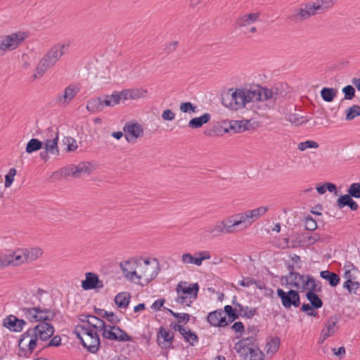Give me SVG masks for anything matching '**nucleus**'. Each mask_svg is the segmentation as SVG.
Returning <instances> with one entry per match:
<instances>
[{
  "mask_svg": "<svg viewBox=\"0 0 360 360\" xmlns=\"http://www.w3.org/2000/svg\"><path fill=\"white\" fill-rule=\"evenodd\" d=\"M259 13L245 14L236 18L235 25L238 27H245L258 20Z\"/></svg>",
  "mask_w": 360,
  "mask_h": 360,
  "instance_id": "obj_18",
  "label": "nucleus"
},
{
  "mask_svg": "<svg viewBox=\"0 0 360 360\" xmlns=\"http://www.w3.org/2000/svg\"><path fill=\"white\" fill-rule=\"evenodd\" d=\"M345 99L352 100L355 96V89L352 85H347L342 89Z\"/></svg>",
  "mask_w": 360,
  "mask_h": 360,
  "instance_id": "obj_60",
  "label": "nucleus"
},
{
  "mask_svg": "<svg viewBox=\"0 0 360 360\" xmlns=\"http://www.w3.org/2000/svg\"><path fill=\"white\" fill-rule=\"evenodd\" d=\"M68 46L69 45L56 44L53 46L44 56L53 64H56L62 56L65 54V50L68 49Z\"/></svg>",
  "mask_w": 360,
  "mask_h": 360,
  "instance_id": "obj_14",
  "label": "nucleus"
},
{
  "mask_svg": "<svg viewBox=\"0 0 360 360\" xmlns=\"http://www.w3.org/2000/svg\"><path fill=\"white\" fill-rule=\"evenodd\" d=\"M171 315L176 319L179 323H183L184 324H186L190 321L191 316L187 313H176L172 311Z\"/></svg>",
  "mask_w": 360,
  "mask_h": 360,
  "instance_id": "obj_50",
  "label": "nucleus"
},
{
  "mask_svg": "<svg viewBox=\"0 0 360 360\" xmlns=\"http://www.w3.org/2000/svg\"><path fill=\"white\" fill-rule=\"evenodd\" d=\"M304 241L306 242L307 245H312L315 244L316 242L323 241L320 238L319 233H314L313 235L308 236L304 238Z\"/></svg>",
  "mask_w": 360,
  "mask_h": 360,
  "instance_id": "obj_63",
  "label": "nucleus"
},
{
  "mask_svg": "<svg viewBox=\"0 0 360 360\" xmlns=\"http://www.w3.org/2000/svg\"><path fill=\"white\" fill-rule=\"evenodd\" d=\"M53 64L51 61H49L45 56L40 60L38 65L36 68V73L34 74L33 77L34 79L41 77L49 68L53 67Z\"/></svg>",
  "mask_w": 360,
  "mask_h": 360,
  "instance_id": "obj_19",
  "label": "nucleus"
},
{
  "mask_svg": "<svg viewBox=\"0 0 360 360\" xmlns=\"http://www.w3.org/2000/svg\"><path fill=\"white\" fill-rule=\"evenodd\" d=\"M347 192L352 198H360V183L352 184Z\"/></svg>",
  "mask_w": 360,
  "mask_h": 360,
  "instance_id": "obj_49",
  "label": "nucleus"
},
{
  "mask_svg": "<svg viewBox=\"0 0 360 360\" xmlns=\"http://www.w3.org/2000/svg\"><path fill=\"white\" fill-rule=\"evenodd\" d=\"M25 317L31 323L42 321H53L58 310L42 308L40 306H24L20 308Z\"/></svg>",
  "mask_w": 360,
  "mask_h": 360,
  "instance_id": "obj_3",
  "label": "nucleus"
},
{
  "mask_svg": "<svg viewBox=\"0 0 360 360\" xmlns=\"http://www.w3.org/2000/svg\"><path fill=\"white\" fill-rule=\"evenodd\" d=\"M321 96L322 99L328 103L332 102L336 97L338 90L335 88L323 87L321 91Z\"/></svg>",
  "mask_w": 360,
  "mask_h": 360,
  "instance_id": "obj_29",
  "label": "nucleus"
},
{
  "mask_svg": "<svg viewBox=\"0 0 360 360\" xmlns=\"http://www.w3.org/2000/svg\"><path fill=\"white\" fill-rule=\"evenodd\" d=\"M79 89L73 85H70L65 89L63 94H58L56 101L61 105H68L79 93Z\"/></svg>",
  "mask_w": 360,
  "mask_h": 360,
  "instance_id": "obj_15",
  "label": "nucleus"
},
{
  "mask_svg": "<svg viewBox=\"0 0 360 360\" xmlns=\"http://www.w3.org/2000/svg\"><path fill=\"white\" fill-rule=\"evenodd\" d=\"M58 139V131H56L54 137H53L51 139H46L43 141L44 150L49 153L51 155L58 156L60 155Z\"/></svg>",
  "mask_w": 360,
  "mask_h": 360,
  "instance_id": "obj_17",
  "label": "nucleus"
},
{
  "mask_svg": "<svg viewBox=\"0 0 360 360\" xmlns=\"http://www.w3.org/2000/svg\"><path fill=\"white\" fill-rule=\"evenodd\" d=\"M159 271H160V266H159V264H158L157 266H155V268L154 269V270H153L150 272L149 277H147L145 278L144 283H139V284L141 286L147 285L148 283H150L152 281H153L157 277Z\"/></svg>",
  "mask_w": 360,
  "mask_h": 360,
  "instance_id": "obj_56",
  "label": "nucleus"
},
{
  "mask_svg": "<svg viewBox=\"0 0 360 360\" xmlns=\"http://www.w3.org/2000/svg\"><path fill=\"white\" fill-rule=\"evenodd\" d=\"M75 168H77V167H76V165H70L68 167H65L61 170L62 174L64 176H72L75 178H77L78 176H77V171L75 169Z\"/></svg>",
  "mask_w": 360,
  "mask_h": 360,
  "instance_id": "obj_54",
  "label": "nucleus"
},
{
  "mask_svg": "<svg viewBox=\"0 0 360 360\" xmlns=\"http://www.w3.org/2000/svg\"><path fill=\"white\" fill-rule=\"evenodd\" d=\"M28 37L26 32H18L8 35L0 37V56L7 51L17 49Z\"/></svg>",
  "mask_w": 360,
  "mask_h": 360,
  "instance_id": "obj_5",
  "label": "nucleus"
},
{
  "mask_svg": "<svg viewBox=\"0 0 360 360\" xmlns=\"http://www.w3.org/2000/svg\"><path fill=\"white\" fill-rule=\"evenodd\" d=\"M345 267L347 268L343 275L344 278L346 279L345 281H352L356 277L352 274V270H358L357 267L351 262H349Z\"/></svg>",
  "mask_w": 360,
  "mask_h": 360,
  "instance_id": "obj_46",
  "label": "nucleus"
},
{
  "mask_svg": "<svg viewBox=\"0 0 360 360\" xmlns=\"http://www.w3.org/2000/svg\"><path fill=\"white\" fill-rule=\"evenodd\" d=\"M280 343H281V339L279 337L276 336V337H274L273 338H271V340L269 342H268L266 344L267 353H270V352L272 354L276 353L279 348Z\"/></svg>",
  "mask_w": 360,
  "mask_h": 360,
  "instance_id": "obj_37",
  "label": "nucleus"
},
{
  "mask_svg": "<svg viewBox=\"0 0 360 360\" xmlns=\"http://www.w3.org/2000/svg\"><path fill=\"white\" fill-rule=\"evenodd\" d=\"M208 231L212 237H217L221 233H233L234 229L232 228L228 219L217 223L213 228H210Z\"/></svg>",
  "mask_w": 360,
  "mask_h": 360,
  "instance_id": "obj_16",
  "label": "nucleus"
},
{
  "mask_svg": "<svg viewBox=\"0 0 360 360\" xmlns=\"http://www.w3.org/2000/svg\"><path fill=\"white\" fill-rule=\"evenodd\" d=\"M306 297L314 309H318L323 307V302L322 300L319 297L318 294L314 293L312 290L307 292Z\"/></svg>",
  "mask_w": 360,
  "mask_h": 360,
  "instance_id": "obj_26",
  "label": "nucleus"
},
{
  "mask_svg": "<svg viewBox=\"0 0 360 360\" xmlns=\"http://www.w3.org/2000/svg\"><path fill=\"white\" fill-rule=\"evenodd\" d=\"M51 321H42L23 333L18 340L20 356L28 358L39 344V341L49 340L54 334L55 328Z\"/></svg>",
  "mask_w": 360,
  "mask_h": 360,
  "instance_id": "obj_1",
  "label": "nucleus"
},
{
  "mask_svg": "<svg viewBox=\"0 0 360 360\" xmlns=\"http://www.w3.org/2000/svg\"><path fill=\"white\" fill-rule=\"evenodd\" d=\"M11 259L12 261V264L14 266L20 265L24 262H27L26 254L24 250H18L17 251L13 252V253H10Z\"/></svg>",
  "mask_w": 360,
  "mask_h": 360,
  "instance_id": "obj_28",
  "label": "nucleus"
},
{
  "mask_svg": "<svg viewBox=\"0 0 360 360\" xmlns=\"http://www.w3.org/2000/svg\"><path fill=\"white\" fill-rule=\"evenodd\" d=\"M224 311L222 309H217L210 312L207 316V321L214 327H226L228 322L226 317L223 316Z\"/></svg>",
  "mask_w": 360,
  "mask_h": 360,
  "instance_id": "obj_12",
  "label": "nucleus"
},
{
  "mask_svg": "<svg viewBox=\"0 0 360 360\" xmlns=\"http://www.w3.org/2000/svg\"><path fill=\"white\" fill-rule=\"evenodd\" d=\"M174 334L169 329L160 326L157 333V343L159 347L165 349H172L175 347L173 345Z\"/></svg>",
  "mask_w": 360,
  "mask_h": 360,
  "instance_id": "obj_7",
  "label": "nucleus"
},
{
  "mask_svg": "<svg viewBox=\"0 0 360 360\" xmlns=\"http://www.w3.org/2000/svg\"><path fill=\"white\" fill-rule=\"evenodd\" d=\"M44 147V142L38 139L32 138L25 146V152L28 154L40 150Z\"/></svg>",
  "mask_w": 360,
  "mask_h": 360,
  "instance_id": "obj_25",
  "label": "nucleus"
},
{
  "mask_svg": "<svg viewBox=\"0 0 360 360\" xmlns=\"http://www.w3.org/2000/svg\"><path fill=\"white\" fill-rule=\"evenodd\" d=\"M131 295L129 292H119L115 297V303L118 308L126 309L130 302Z\"/></svg>",
  "mask_w": 360,
  "mask_h": 360,
  "instance_id": "obj_23",
  "label": "nucleus"
},
{
  "mask_svg": "<svg viewBox=\"0 0 360 360\" xmlns=\"http://www.w3.org/2000/svg\"><path fill=\"white\" fill-rule=\"evenodd\" d=\"M229 220L233 229L236 226L240 225L242 224H246L243 212L233 215L229 219Z\"/></svg>",
  "mask_w": 360,
  "mask_h": 360,
  "instance_id": "obj_40",
  "label": "nucleus"
},
{
  "mask_svg": "<svg viewBox=\"0 0 360 360\" xmlns=\"http://www.w3.org/2000/svg\"><path fill=\"white\" fill-rule=\"evenodd\" d=\"M283 84H276L271 89L272 92V97L274 101H276L278 98L280 97H283L286 92L285 91L282 90Z\"/></svg>",
  "mask_w": 360,
  "mask_h": 360,
  "instance_id": "obj_42",
  "label": "nucleus"
},
{
  "mask_svg": "<svg viewBox=\"0 0 360 360\" xmlns=\"http://www.w3.org/2000/svg\"><path fill=\"white\" fill-rule=\"evenodd\" d=\"M319 145L316 141H311V140H307L304 142H300L297 145V148L301 151H304L307 148H319Z\"/></svg>",
  "mask_w": 360,
  "mask_h": 360,
  "instance_id": "obj_45",
  "label": "nucleus"
},
{
  "mask_svg": "<svg viewBox=\"0 0 360 360\" xmlns=\"http://www.w3.org/2000/svg\"><path fill=\"white\" fill-rule=\"evenodd\" d=\"M81 286L84 290H90L103 288V283L96 274L87 272L85 274V279L82 281Z\"/></svg>",
  "mask_w": 360,
  "mask_h": 360,
  "instance_id": "obj_9",
  "label": "nucleus"
},
{
  "mask_svg": "<svg viewBox=\"0 0 360 360\" xmlns=\"http://www.w3.org/2000/svg\"><path fill=\"white\" fill-rule=\"evenodd\" d=\"M320 276L327 281L331 287H336L340 282V276L336 273L329 270L321 271Z\"/></svg>",
  "mask_w": 360,
  "mask_h": 360,
  "instance_id": "obj_21",
  "label": "nucleus"
},
{
  "mask_svg": "<svg viewBox=\"0 0 360 360\" xmlns=\"http://www.w3.org/2000/svg\"><path fill=\"white\" fill-rule=\"evenodd\" d=\"M342 287L346 289L350 295L357 294V290L360 288L359 281H345Z\"/></svg>",
  "mask_w": 360,
  "mask_h": 360,
  "instance_id": "obj_36",
  "label": "nucleus"
},
{
  "mask_svg": "<svg viewBox=\"0 0 360 360\" xmlns=\"http://www.w3.org/2000/svg\"><path fill=\"white\" fill-rule=\"evenodd\" d=\"M248 96H245L243 89L231 88L229 91L221 94V103L231 110H237L245 107V104L250 103Z\"/></svg>",
  "mask_w": 360,
  "mask_h": 360,
  "instance_id": "obj_4",
  "label": "nucleus"
},
{
  "mask_svg": "<svg viewBox=\"0 0 360 360\" xmlns=\"http://www.w3.org/2000/svg\"><path fill=\"white\" fill-rule=\"evenodd\" d=\"M294 17L298 20H304L309 18V13L306 8V4L304 5L303 8H300L297 10Z\"/></svg>",
  "mask_w": 360,
  "mask_h": 360,
  "instance_id": "obj_48",
  "label": "nucleus"
},
{
  "mask_svg": "<svg viewBox=\"0 0 360 360\" xmlns=\"http://www.w3.org/2000/svg\"><path fill=\"white\" fill-rule=\"evenodd\" d=\"M276 292L284 308L288 309L292 306L297 308L300 305V295L299 291L290 289L288 292H285L281 288H278Z\"/></svg>",
  "mask_w": 360,
  "mask_h": 360,
  "instance_id": "obj_6",
  "label": "nucleus"
},
{
  "mask_svg": "<svg viewBox=\"0 0 360 360\" xmlns=\"http://www.w3.org/2000/svg\"><path fill=\"white\" fill-rule=\"evenodd\" d=\"M26 254L27 262L36 260L42 255L43 251L39 248H32L30 249H25Z\"/></svg>",
  "mask_w": 360,
  "mask_h": 360,
  "instance_id": "obj_33",
  "label": "nucleus"
},
{
  "mask_svg": "<svg viewBox=\"0 0 360 360\" xmlns=\"http://www.w3.org/2000/svg\"><path fill=\"white\" fill-rule=\"evenodd\" d=\"M257 345H259V343L257 342L256 337L251 335L240 340L235 344L234 348L239 355L247 356V350L250 347L255 348Z\"/></svg>",
  "mask_w": 360,
  "mask_h": 360,
  "instance_id": "obj_10",
  "label": "nucleus"
},
{
  "mask_svg": "<svg viewBox=\"0 0 360 360\" xmlns=\"http://www.w3.org/2000/svg\"><path fill=\"white\" fill-rule=\"evenodd\" d=\"M320 6L316 2H309L306 4V8L309 13V18L316 14H321Z\"/></svg>",
  "mask_w": 360,
  "mask_h": 360,
  "instance_id": "obj_44",
  "label": "nucleus"
},
{
  "mask_svg": "<svg viewBox=\"0 0 360 360\" xmlns=\"http://www.w3.org/2000/svg\"><path fill=\"white\" fill-rule=\"evenodd\" d=\"M61 345V338L60 335H57L55 336H53V338L50 340V341L45 345L40 350L37 351L35 353V356H37L39 354V353L44 349L51 347H59Z\"/></svg>",
  "mask_w": 360,
  "mask_h": 360,
  "instance_id": "obj_39",
  "label": "nucleus"
},
{
  "mask_svg": "<svg viewBox=\"0 0 360 360\" xmlns=\"http://www.w3.org/2000/svg\"><path fill=\"white\" fill-rule=\"evenodd\" d=\"M242 123L243 120H231L229 122V129H225L224 133L229 132V130L233 131L234 132L238 133L242 131Z\"/></svg>",
  "mask_w": 360,
  "mask_h": 360,
  "instance_id": "obj_47",
  "label": "nucleus"
},
{
  "mask_svg": "<svg viewBox=\"0 0 360 360\" xmlns=\"http://www.w3.org/2000/svg\"><path fill=\"white\" fill-rule=\"evenodd\" d=\"M305 229L308 231H314L317 228L316 221L310 216L306 217L304 223Z\"/></svg>",
  "mask_w": 360,
  "mask_h": 360,
  "instance_id": "obj_62",
  "label": "nucleus"
},
{
  "mask_svg": "<svg viewBox=\"0 0 360 360\" xmlns=\"http://www.w3.org/2000/svg\"><path fill=\"white\" fill-rule=\"evenodd\" d=\"M12 264L10 254H1L0 255V267H5Z\"/></svg>",
  "mask_w": 360,
  "mask_h": 360,
  "instance_id": "obj_64",
  "label": "nucleus"
},
{
  "mask_svg": "<svg viewBox=\"0 0 360 360\" xmlns=\"http://www.w3.org/2000/svg\"><path fill=\"white\" fill-rule=\"evenodd\" d=\"M211 119V115L205 112L200 117L192 118L188 124V126L191 129H198L204 124L208 123Z\"/></svg>",
  "mask_w": 360,
  "mask_h": 360,
  "instance_id": "obj_20",
  "label": "nucleus"
},
{
  "mask_svg": "<svg viewBox=\"0 0 360 360\" xmlns=\"http://www.w3.org/2000/svg\"><path fill=\"white\" fill-rule=\"evenodd\" d=\"M305 278L301 281L302 291L307 290L310 289V285L314 283V278L311 275H304Z\"/></svg>",
  "mask_w": 360,
  "mask_h": 360,
  "instance_id": "obj_55",
  "label": "nucleus"
},
{
  "mask_svg": "<svg viewBox=\"0 0 360 360\" xmlns=\"http://www.w3.org/2000/svg\"><path fill=\"white\" fill-rule=\"evenodd\" d=\"M197 106L191 102H183L180 105V110L183 112H195Z\"/></svg>",
  "mask_w": 360,
  "mask_h": 360,
  "instance_id": "obj_59",
  "label": "nucleus"
},
{
  "mask_svg": "<svg viewBox=\"0 0 360 360\" xmlns=\"http://www.w3.org/2000/svg\"><path fill=\"white\" fill-rule=\"evenodd\" d=\"M243 358L244 360H263L264 354L259 349V345L256 346L255 348L250 347L247 350V356L245 355H240Z\"/></svg>",
  "mask_w": 360,
  "mask_h": 360,
  "instance_id": "obj_24",
  "label": "nucleus"
},
{
  "mask_svg": "<svg viewBox=\"0 0 360 360\" xmlns=\"http://www.w3.org/2000/svg\"><path fill=\"white\" fill-rule=\"evenodd\" d=\"M223 311L228 317V319H226L228 326L240 316V313H238L236 308H233L231 305H226Z\"/></svg>",
  "mask_w": 360,
  "mask_h": 360,
  "instance_id": "obj_32",
  "label": "nucleus"
},
{
  "mask_svg": "<svg viewBox=\"0 0 360 360\" xmlns=\"http://www.w3.org/2000/svg\"><path fill=\"white\" fill-rule=\"evenodd\" d=\"M269 210V207L262 206L251 210V214L254 218L255 221L260 217L263 216Z\"/></svg>",
  "mask_w": 360,
  "mask_h": 360,
  "instance_id": "obj_57",
  "label": "nucleus"
},
{
  "mask_svg": "<svg viewBox=\"0 0 360 360\" xmlns=\"http://www.w3.org/2000/svg\"><path fill=\"white\" fill-rule=\"evenodd\" d=\"M184 340L188 342L190 346H194L199 340L196 333L192 331L190 328H185L184 331L181 333Z\"/></svg>",
  "mask_w": 360,
  "mask_h": 360,
  "instance_id": "obj_30",
  "label": "nucleus"
},
{
  "mask_svg": "<svg viewBox=\"0 0 360 360\" xmlns=\"http://www.w3.org/2000/svg\"><path fill=\"white\" fill-rule=\"evenodd\" d=\"M336 0H316V3H318L320 6V11L321 13L326 11L328 9L333 7Z\"/></svg>",
  "mask_w": 360,
  "mask_h": 360,
  "instance_id": "obj_51",
  "label": "nucleus"
},
{
  "mask_svg": "<svg viewBox=\"0 0 360 360\" xmlns=\"http://www.w3.org/2000/svg\"><path fill=\"white\" fill-rule=\"evenodd\" d=\"M26 325V321L24 319H20L15 315H9L3 320V326L13 332L22 331L24 326Z\"/></svg>",
  "mask_w": 360,
  "mask_h": 360,
  "instance_id": "obj_13",
  "label": "nucleus"
},
{
  "mask_svg": "<svg viewBox=\"0 0 360 360\" xmlns=\"http://www.w3.org/2000/svg\"><path fill=\"white\" fill-rule=\"evenodd\" d=\"M128 265H130L129 261L122 262L120 264V266L122 271L124 277L130 281H133L134 276L136 278L140 279L142 276L138 275L135 270L129 271L128 269L127 268V266Z\"/></svg>",
  "mask_w": 360,
  "mask_h": 360,
  "instance_id": "obj_31",
  "label": "nucleus"
},
{
  "mask_svg": "<svg viewBox=\"0 0 360 360\" xmlns=\"http://www.w3.org/2000/svg\"><path fill=\"white\" fill-rule=\"evenodd\" d=\"M257 308H249L248 307H245L243 313H240V316L246 319H252L254 316L257 314Z\"/></svg>",
  "mask_w": 360,
  "mask_h": 360,
  "instance_id": "obj_61",
  "label": "nucleus"
},
{
  "mask_svg": "<svg viewBox=\"0 0 360 360\" xmlns=\"http://www.w3.org/2000/svg\"><path fill=\"white\" fill-rule=\"evenodd\" d=\"M86 109L91 112L101 111L103 109L101 96L93 98L89 100L86 104Z\"/></svg>",
  "mask_w": 360,
  "mask_h": 360,
  "instance_id": "obj_27",
  "label": "nucleus"
},
{
  "mask_svg": "<svg viewBox=\"0 0 360 360\" xmlns=\"http://www.w3.org/2000/svg\"><path fill=\"white\" fill-rule=\"evenodd\" d=\"M200 286L198 283L188 284L186 281H181L176 285V292L178 295H188L190 298H197Z\"/></svg>",
  "mask_w": 360,
  "mask_h": 360,
  "instance_id": "obj_11",
  "label": "nucleus"
},
{
  "mask_svg": "<svg viewBox=\"0 0 360 360\" xmlns=\"http://www.w3.org/2000/svg\"><path fill=\"white\" fill-rule=\"evenodd\" d=\"M147 94V91L143 89H131L130 95L131 99H139L144 98Z\"/></svg>",
  "mask_w": 360,
  "mask_h": 360,
  "instance_id": "obj_52",
  "label": "nucleus"
},
{
  "mask_svg": "<svg viewBox=\"0 0 360 360\" xmlns=\"http://www.w3.org/2000/svg\"><path fill=\"white\" fill-rule=\"evenodd\" d=\"M86 318H91L96 319L99 323V326L97 324L92 323L91 321H87V323L89 326H91L94 329H96L98 330H103L102 336L103 338L115 340L119 342H131L133 341V338L131 336L128 335L125 330L122 329L120 326H116L117 323L120 322V319L114 313V312H108L106 319L108 321L110 322L113 324V326H106L105 321L97 317L94 315H89L86 316Z\"/></svg>",
  "mask_w": 360,
  "mask_h": 360,
  "instance_id": "obj_2",
  "label": "nucleus"
},
{
  "mask_svg": "<svg viewBox=\"0 0 360 360\" xmlns=\"http://www.w3.org/2000/svg\"><path fill=\"white\" fill-rule=\"evenodd\" d=\"M352 198V197L349 193L342 195L337 200V205L342 209L348 205Z\"/></svg>",
  "mask_w": 360,
  "mask_h": 360,
  "instance_id": "obj_58",
  "label": "nucleus"
},
{
  "mask_svg": "<svg viewBox=\"0 0 360 360\" xmlns=\"http://www.w3.org/2000/svg\"><path fill=\"white\" fill-rule=\"evenodd\" d=\"M338 322V319L336 316L330 317L325 323V327L321 330V331L325 332L326 337L329 338L333 336L335 331L338 329V327L336 326Z\"/></svg>",
  "mask_w": 360,
  "mask_h": 360,
  "instance_id": "obj_22",
  "label": "nucleus"
},
{
  "mask_svg": "<svg viewBox=\"0 0 360 360\" xmlns=\"http://www.w3.org/2000/svg\"><path fill=\"white\" fill-rule=\"evenodd\" d=\"M17 171L15 168L13 167L11 168L8 171V173L5 175V187L8 188L10 187L13 181H14V176L16 175Z\"/></svg>",
  "mask_w": 360,
  "mask_h": 360,
  "instance_id": "obj_53",
  "label": "nucleus"
},
{
  "mask_svg": "<svg viewBox=\"0 0 360 360\" xmlns=\"http://www.w3.org/2000/svg\"><path fill=\"white\" fill-rule=\"evenodd\" d=\"M257 101H264L270 99H273L272 92L271 89L266 87H261L257 91Z\"/></svg>",
  "mask_w": 360,
  "mask_h": 360,
  "instance_id": "obj_35",
  "label": "nucleus"
},
{
  "mask_svg": "<svg viewBox=\"0 0 360 360\" xmlns=\"http://www.w3.org/2000/svg\"><path fill=\"white\" fill-rule=\"evenodd\" d=\"M182 262L184 264H193L197 266L201 265L199 257L193 256L190 253H185L182 255Z\"/></svg>",
  "mask_w": 360,
  "mask_h": 360,
  "instance_id": "obj_41",
  "label": "nucleus"
},
{
  "mask_svg": "<svg viewBox=\"0 0 360 360\" xmlns=\"http://www.w3.org/2000/svg\"><path fill=\"white\" fill-rule=\"evenodd\" d=\"M123 131L125 133V139L129 142L135 141L143 135V129L137 122H127L123 127Z\"/></svg>",
  "mask_w": 360,
  "mask_h": 360,
  "instance_id": "obj_8",
  "label": "nucleus"
},
{
  "mask_svg": "<svg viewBox=\"0 0 360 360\" xmlns=\"http://www.w3.org/2000/svg\"><path fill=\"white\" fill-rule=\"evenodd\" d=\"M63 142L67 145L66 152L75 151L78 147L75 139L71 136H65Z\"/></svg>",
  "mask_w": 360,
  "mask_h": 360,
  "instance_id": "obj_43",
  "label": "nucleus"
},
{
  "mask_svg": "<svg viewBox=\"0 0 360 360\" xmlns=\"http://www.w3.org/2000/svg\"><path fill=\"white\" fill-rule=\"evenodd\" d=\"M75 169L77 171V176L79 177L82 174H89L91 171V165L90 162H82L76 166Z\"/></svg>",
  "mask_w": 360,
  "mask_h": 360,
  "instance_id": "obj_38",
  "label": "nucleus"
},
{
  "mask_svg": "<svg viewBox=\"0 0 360 360\" xmlns=\"http://www.w3.org/2000/svg\"><path fill=\"white\" fill-rule=\"evenodd\" d=\"M360 116V105H353L346 110L345 120L350 121L355 117Z\"/></svg>",
  "mask_w": 360,
  "mask_h": 360,
  "instance_id": "obj_34",
  "label": "nucleus"
}]
</instances>
